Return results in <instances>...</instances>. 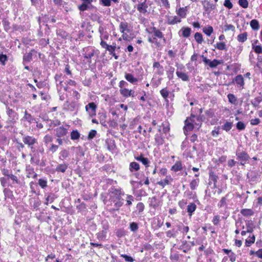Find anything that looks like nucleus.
<instances>
[{"mask_svg": "<svg viewBox=\"0 0 262 262\" xmlns=\"http://www.w3.org/2000/svg\"><path fill=\"white\" fill-rule=\"evenodd\" d=\"M22 139L23 142L27 145L32 151L34 150L33 145L37 142L35 138L29 136H24Z\"/></svg>", "mask_w": 262, "mask_h": 262, "instance_id": "1", "label": "nucleus"}, {"mask_svg": "<svg viewBox=\"0 0 262 262\" xmlns=\"http://www.w3.org/2000/svg\"><path fill=\"white\" fill-rule=\"evenodd\" d=\"M110 196L113 201L114 199H118L121 198L124 193L121 189H117L115 188H111L110 190Z\"/></svg>", "mask_w": 262, "mask_h": 262, "instance_id": "2", "label": "nucleus"}, {"mask_svg": "<svg viewBox=\"0 0 262 262\" xmlns=\"http://www.w3.org/2000/svg\"><path fill=\"white\" fill-rule=\"evenodd\" d=\"M97 105L94 102H90L85 106V110L90 117L96 115Z\"/></svg>", "mask_w": 262, "mask_h": 262, "instance_id": "3", "label": "nucleus"}, {"mask_svg": "<svg viewBox=\"0 0 262 262\" xmlns=\"http://www.w3.org/2000/svg\"><path fill=\"white\" fill-rule=\"evenodd\" d=\"M193 120H191L190 118H187L185 121V126L184 127V133L187 134L186 132L190 131L194 128V124H193Z\"/></svg>", "mask_w": 262, "mask_h": 262, "instance_id": "4", "label": "nucleus"}, {"mask_svg": "<svg viewBox=\"0 0 262 262\" xmlns=\"http://www.w3.org/2000/svg\"><path fill=\"white\" fill-rule=\"evenodd\" d=\"M191 120H193V124H194V126L195 128L199 129L202 125V121L200 119L199 117L195 116L194 115H191L190 117Z\"/></svg>", "mask_w": 262, "mask_h": 262, "instance_id": "5", "label": "nucleus"}, {"mask_svg": "<svg viewBox=\"0 0 262 262\" xmlns=\"http://www.w3.org/2000/svg\"><path fill=\"white\" fill-rule=\"evenodd\" d=\"M67 133V129L63 126H60L56 129V135L60 138L65 136Z\"/></svg>", "mask_w": 262, "mask_h": 262, "instance_id": "6", "label": "nucleus"}, {"mask_svg": "<svg viewBox=\"0 0 262 262\" xmlns=\"http://www.w3.org/2000/svg\"><path fill=\"white\" fill-rule=\"evenodd\" d=\"M191 30L189 27H182L179 33L182 32V36L188 38L191 34Z\"/></svg>", "mask_w": 262, "mask_h": 262, "instance_id": "7", "label": "nucleus"}, {"mask_svg": "<svg viewBox=\"0 0 262 262\" xmlns=\"http://www.w3.org/2000/svg\"><path fill=\"white\" fill-rule=\"evenodd\" d=\"M234 81L240 87L244 88L245 82H244V78L242 75H238L237 76H236L235 77Z\"/></svg>", "mask_w": 262, "mask_h": 262, "instance_id": "8", "label": "nucleus"}, {"mask_svg": "<svg viewBox=\"0 0 262 262\" xmlns=\"http://www.w3.org/2000/svg\"><path fill=\"white\" fill-rule=\"evenodd\" d=\"M125 78L127 81L132 84H136L138 82L137 78H135L132 74L129 73H125Z\"/></svg>", "mask_w": 262, "mask_h": 262, "instance_id": "9", "label": "nucleus"}, {"mask_svg": "<svg viewBox=\"0 0 262 262\" xmlns=\"http://www.w3.org/2000/svg\"><path fill=\"white\" fill-rule=\"evenodd\" d=\"M187 11V7L180 8L177 11V14L182 18H185L186 15V12Z\"/></svg>", "mask_w": 262, "mask_h": 262, "instance_id": "10", "label": "nucleus"}, {"mask_svg": "<svg viewBox=\"0 0 262 262\" xmlns=\"http://www.w3.org/2000/svg\"><path fill=\"white\" fill-rule=\"evenodd\" d=\"M153 68L157 69V73L159 75H162L163 73V69L162 66H161L159 62H155L153 64Z\"/></svg>", "mask_w": 262, "mask_h": 262, "instance_id": "11", "label": "nucleus"}, {"mask_svg": "<svg viewBox=\"0 0 262 262\" xmlns=\"http://www.w3.org/2000/svg\"><path fill=\"white\" fill-rule=\"evenodd\" d=\"M135 159L137 161H139L142 162V163L143 165H144L146 167L148 166V164L149 163V161L147 158H144L142 156H140L135 157Z\"/></svg>", "mask_w": 262, "mask_h": 262, "instance_id": "12", "label": "nucleus"}, {"mask_svg": "<svg viewBox=\"0 0 262 262\" xmlns=\"http://www.w3.org/2000/svg\"><path fill=\"white\" fill-rule=\"evenodd\" d=\"M107 47L108 48L106 50H107L110 52V54L114 56L115 59H117L118 58V56L116 55V54L114 52L116 48V44L112 46H110V47Z\"/></svg>", "mask_w": 262, "mask_h": 262, "instance_id": "13", "label": "nucleus"}, {"mask_svg": "<svg viewBox=\"0 0 262 262\" xmlns=\"http://www.w3.org/2000/svg\"><path fill=\"white\" fill-rule=\"evenodd\" d=\"M129 169L131 172L134 171H138L140 169V165L137 162H132L129 164Z\"/></svg>", "mask_w": 262, "mask_h": 262, "instance_id": "14", "label": "nucleus"}, {"mask_svg": "<svg viewBox=\"0 0 262 262\" xmlns=\"http://www.w3.org/2000/svg\"><path fill=\"white\" fill-rule=\"evenodd\" d=\"M112 201L114 203V206L116 208V210H118L123 204V200L121 198L114 199Z\"/></svg>", "mask_w": 262, "mask_h": 262, "instance_id": "15", "label": "nucleus"}, {"mask_svg": "<svg viewBox=\"0 0 262 262\" xmlns=\"http://www.w3.org/2000/svg\"><path fill=\"white\" fill-rule=\"evenodd\" d=\"M147 6L145 2L142 3L138 5L137 7L138 10L142 13H145L147 12L146 8Z\"/></svg>", "mask_w": 262, "mask_h": 262, "instance_id": "16", "label": "nucleus"}, {"mask_svg": "<svg viewBox=\"0 0 262 262\" xmlns=\"http://www.w3.org/2000/svg\"><path fill=\"white\" fill-rule=\"evenodd\" d=\"M248 33L244 32L243 33L239 34L237 36V40L241 42H244L247 39Z\"/></svg>", "mask_w": 262, "mask_h": 262, "instance_id": "17", "label": "nucleus"}, {"mask_svg": "<svg viewBox=\"0 0 262 262\" xmlns=\"http://www.w3.org/2000/svg\"><path fill=\"white\" fill-rule=\"evenodd\" d=\"M196 208V206L193 203H191L187 206V210L190 216L192 215V213L195 210Z\"/></svg>", "mask_w": 262, "mask_h": 262, "instance_id": "18", "label": "nucleus"}, {"mask_svg": "<svg viewBox=\"0 0 262 262\" xmlns=\"http://www.w3.org/2000/svg\"><path fill=\"white\" fill-rule=\"evenodd\" d=\"M237 159L243 161H246L248 160L249 157L245 152H241L237 154Z\"/></svg>", "mask_w": 262, "mask_h": 262, "instance_id": "19", "label": "nucleus"}, {"mask_svg": "<svg viewBox=\"0 0 262 262\" xmlns=\"http://www.w3.org/2000/svg\"><path fill=\"white\" fill-rule=\"evenodd\" d=\"M176 74L177 76L181 78L183 81H187L189 80V77L186 73L177 71L176 72Z\"/></svg>", "mask_w": 262, "mask_h": 262, "instance_id": "20", "label": "nucleus"}, {"mask_svg": "<svg viewBox=\"0 0 262 262\" xmlns=\"http://www.w3.org/2000/svg\"><path fill=\"white\" fill-rule=\"evenodd\" d=\"M156 143L158 145H162L164 142V138L161 135L157 134L155 136Z\"/></svg>", "mask_w": 262, "mask_h": 262, "instance_id": "21", "label": "nucleus"}, {"mask_svg": "<svg viewBox=\"0 0 262 262\" xmlns=\"http://www.w3.org/2000/svg\"><path fill=\"white\" fill-rule=\"evenodd\" d=\"M250 26L254 30H258L259 29V24L256 19H252L250 23Z\"/></svg>", "mask_w": 262, "mask_h": 262, "instance_id": "22", "label": "nucleus"}, {"mask_svg": "<svg viewBox=\"0 0 262 262\" xmlns=\"http://www.w3.org/2000/svg\"><path fill=\"white\" fill-rule=\"evenodd\" d=\"M181 19L178 18L177 16L170 17L168 19V24L169 25H174L175 24L180 23Z\"/></svg>", "mask_w": 262, "mask_h": 262, "instance_id": "23", "label": "nucleus"}, {"mask_svg": "<svg viewBox=\"0 0 262 262\" xmlns=\"http://www.w3.org/2000/svg\"><path fill=\"white\" fill-rule=\"evenodd\" d=\"M182 169V163L180 161H177L171 167V170L177 172Z\"/></svg>", "mask_w": 262, "mask_h": 262, "instance_id": "24", "label": "nucleus"}, {"mask_svg": "<svg viewBox=\"0 0 262 262\" xmlns=\"http://www.w3.org/2000/svg\"><path fill=\"white\" fill-rule=\"evenodd\" d=\"M162 128H161V126H160V128H159L158 130L159 132L166 134L169 132V127H168V125L166 123H162Z\"/></svg>", "mask_w": 262, "mask_h": 262, "instance_id": "25", "label": "nucleus"}, {"mask_svg": "<svg viewBox=\"0 0 262 262\" xmlns=\"http://www.w3.org/2000/svg\"><path fill=\"white\" fill-rule=\"evenodd\" d=\"M214 47L220 50H227L226 45L224 42H220L214 45Z\"/></svg>", "mask_w": 262, "mask_h": 262, "instance_id": "26", "label": "nucleus"}, {"mask_svg": "<svg viewBox=\"0 0 262 262\" xmlns=\"http://www.w3.org/2000/svg\"><path fill=\"white\" fill-rule=\"evenodd\" d=\"M120 92L121 94L125 97H128L131 96L130 91L126 88L120 89Z\"/></svg>", "mask_w": 262, "mask_h": 262, "instance_id": "27", "label": "nucleus"}, {"mask_svg": "<svg viewBox=\"0 0 262 262\" xmlns=\"http://www.w3.org/2000/svg\"><path fill=\"white\" fill-rule=\"evenodd\" d=\"M120 31L123 33L125 31L128 30V24L126 22H121L119 25Z\"/></svg>", "mask_w": 262, "mask_h": 262, "instance_id": "28", "label": "nucleus"}, {"mask_svg": "<svg viewBox=\"0 0 262 262\" xmlns=\"http://www.w3.org/2000/svg\"><path fill=\"white\" fill-rule=\"evenodd\" d=\"M203 31L207 36H210L213 31V29L211 26H208L203 28Z\"/></svg>", "mask_w": 262, "mask_h": 262, "instance_id": "29", "label": "nucleus"}, {"mask_svg": "<svg viewBox=\"0 0 262 262\" xmlns=\"http://www.w3.org/2000/svg\"><path fill=\"white\" fill-rule=\"evenodd\" d=\"M241 213L244 216H250L253 214L254 212L250 209H243L241 211Z\"/></svg>", "mask_w": 262, "mask_h": 262, "instance_id": "30", "label": "nucleus"}, {"mask_svg": "<svg viewBox=\"0 0 262 262\" xmlns=\"http://www.w3.org/2000/svg\"><path fill=\"white\" fill-rule=\"evenodd\" d=\"M194 39L198 43H202L203 40V35L201 33L196 32L194 34Z\"/></svg>", "mask_w": 262, "mask_h": 262, "instance_id": "31", "label": "nucleus"}, {"mask_svg": "<svg viewBox=\"0 0 262 262\" xmlns=\"http://www.w3.org/2000/svg\"><path fill=\"white\" fill-rule=\"evenodd\" d=\"M68 168V165H66V164H60V165H58L56 168V170L57 171H60V172H64L66 170V169H67Z\"/></svg>", "mask_w": 262, "mask_h": 262, "instance_id": "32", "label": "nucleus"}, {"mask_svg": "<svg viewBox=\"0 0 262 262\" xmlns=\"http://www.w3.org/2000/svg\"><path fill=\"white\" fill-rule=\"evenodd\" d=\"M255 236L253 235L251 237H249L248 238L246 239V245L247 247H250L252 244H253L255 242Z\"/></svg>", "mask_w": 262, "mask_h": 262, "instance_id": "33", "label": "nucleus"}, {"mask_svg": "<svg viewBox=\"0 0 262 262\" xmlns=\"http://www.w3.org/2000/svg\"><path fill=\"white\" fill-rule=\"evenodd\" d=\"M229 102L232 104H236L237 102V98L232 94H229L227 96Z\"/></svg>", "mask_w": 262, "mask_h": 262, "instance_id": "34", "label": "nucleus"}, {"mask_svg": "<svg viewBox=\"0 0 262 262\" xmlns=\"http://www.w3.org/2000/svg\"><path fill=\"white\" fill-rule=\"evenodd\" d=\"M232 127V123L226 122L222 127V128L227 132L230 130Z\"/></svg>", "mask_w": 262, "mask_h": 262, "instance_id": "35", "label": "nucleus"}, {"mask_svg": "<svg viewBox=\"0 0 262 262\" xmlns=\"http://www.w3.org/2000/svg\"><path fill=\"white\" fill-rule=\"evenodd\" d=\"M152 32L154 33V35L159 38H161L163 37V33L161 31H160V30H157V29H156L155 28H154L153 29H152Z\"/></svg>", "mask_w": 262, "mask_h": 262, "instance_id": "36", "label": "nucleus"}, {"mask_svg": "<svg viewBox=\"0 0 262 262\" xmlns=\"http://www.w3.org/2000/svg\"><path fill=\"white\" fill-rule=\"evenodd\" d=\"M204 7L206 11H210L215 9V6L212 4H210L209 2H207L206 4L204 5Z\"/></svg>", "mask_w": 262, "mask_h": 262, "instance_id": "37", "label": "nucleus"}, {"mask_svg": "<svg viewBox=\"0 0 262 262\" xmlns=\"http://www.w3.org/2000/svg\"><path fill=\"white\" fill-rule=\"evenodd\" d=\"M221 63L222 62L221 61L214 59L213 60L210 61V62H209V67L212 68H215Z\"/></svg>", "mask_w": 262, "mask_h": 262, "instance_id": "38", "label": "nucleus"}, {"mask_svg": "<svg viewBox=\"0 0 262 262\" xmlns=\"http://www.w3.org/2000/svg\"><path fill=\"white\" fill-rule=\"evenodd\" d=\"M79 137L80 134L77 130H73L71 134V138L72 140H77Z\"/></svg>", "mask_w": 262, "mask_h": 262, "instance_id": "39", "label": "nucleus"}, {"mask_svg": "<svg viewBox=\"0 0 262 262\" xmlns=\"http://www.w3.org/2000/svg\"><path fill=\"white\" fill-rule=\"evenodd\" d=\"M224 31L225 32L228 31H232V32L235 31V27L232 25H225L224 27Z\"/></svg>", "mask_w": 262, "mask_h": 262, "instance_id": "40", "label": "nucleus"}, {"mask_svg": "<svg viewBox=\"0 0 262 262\" xmlns=\"http://www.w3.org/2000/svg\"><path fill=\"white\" fill-rule=\"evenodd\" d=\"M199 180H193L190 183V187L192 190H194L198 186Z\"/></svg>", "mask_w": 262, "mask_h": 262, "instance_id": "41", "label": "nucleus"}, {"mask_svg": "<svg viewBox=\"0 0 262 262\" xmlns=\"http://www.w3.org/2000/svg\"><path fill=\"white\" fill-rule=\"evenodd\" d=\"M160 94L162 96V97L167 101V100L166 99L168 96L169 92L167 90V89H162L160 91Z\"/></svg>", "mask_w": 262, "mask_h": 262, "instance_id": "42", "label": "nucleus"}, {"mask_svg": "<svg viewBox=\"0 0 262 262\" xmlns=\"http://www.w3.org/2000/svg\"><path fill=\"white\" fill-rule=\"evenodd\" d=\"M254 52L257 54L262 53V47L260 45L254 46L252 47Z\"/></svg>", "mask_w": 262, "mask_h": 262, "instance_id": "43", "label": "nucleus"}, {"mask_svg": "<svg viewBox=\"0 0 262 262\" xmlns=\"http://www.w3.org/2000/svg\"><path fill=\"white\" fill-rule=\"evenodd\" d=\"M38 184L42 188H45L47 186V181L44 179H39Z\"/></svg>", "mask_w": 262, "mask_h": 262, "instance_id": "44", "label": "nucleus"}, {"mask_svg": "<svg viewBox=\"0 0 262 262\" xmlns=\"http://www.w3.org/2000/svg\"><path fill=\"white\" fill-rule=\"evenodd\" d=\"M120 256L123 257V258H124V259L126 261L134 262L135 260L133 257H132L130 256L125 255V254H121Z\"/></svg>", "mask_w": 262, "mask_h": 262, "instance_id": "45", "label": "nucleus"}, {"mask_svg": "<svg viewBox=\"0 0 262 262\" xmlns=\"http://www.w3.org/2000/svg\"><path fill=\"white\" fill-rule=\"evenodd\" d=\"M238 4L244 8H247L248 7V2L247 0H239Z\"/></svg>", "mask_w": 262, "mask_h": 262, "instance_id": "46", "label": "nucleus"}, {"mask_svg": "<svg viewBox=\"0 0 262 262\" xmlns=\"http://www.w3.org/2000/svg\"><path fill=\"white\" fill-rule=\"evenodd\" d=\"M246 127L245 124L241 121H239L236 124V128L240 130L245 129Z\"/></svg>", "mask_w": 262, "mask_h": 262, "instance_id": "47", "label": "nucleus"}, {"mask_svg": "<svg viewBox=\"0 0 262 262\" xmlns=\"http://www.w3.org/2000/svg\"><path fill=\"white\" fill-rule=\"evenodd\" d=\"M89 4L83 3L81 5L78 6V8L80 11H84L88 9L89 7Z\"/></svg>", "mask_w": 262, "mask_h": 262, "instance_id": "48", "label": "nucleus"}, {"mask_svg": "<svg viewBox=\"0 0 262 262\" xmlns=\"http://www.w3.org/2000/svg\"><path fill=\"white\" fill-rule=\"evenodd\" d=\"M54 199H55V197H54V195H48L46 198V202L45 203L46 205H48L49 202L52 203L54 201Z\"/></svg>", "mask_w": 262, "mask_h": 262, "instance_id": "49", "label": "nucleus"}, {"mask_svg": "<svg viewBox=\"0 0 262 262\" xmlns=\"http://www.w3.org/2000/svg\"><path fill=\"white\" fill-rule=\"evenodd\" d=\"M158 184L160 186H162L163 187H164L166 185H168L169 184V181L166 178L162 181L158 182Z\"/></svg>", "mask_w": 262, "mask_h": 262, "instance_id": "50", "label": "nucleus"}, {"mask_svg": "<svg viewBox=\"0 0 262 262\" xmlns=\"http://www.w3.org/2000/svg\"><path fill=\"white\" fill-rule=\"evenodd\" d=\"M138 229V226L137 223L133 222L130 224V229L132 231H136Z\"/></svg>", "mask_w": 262, "mask_h": 262, "instance_id": "51", "label": "nucleus"}, {"mask_svg": "<svg viewBox=\"0 0 262 262\" xmlns=\"http://www.w3.org/2000/svg\"><path fill=\"white\" fill-rule=\"evenodd\" d=\"M8 179H10L11 180H12L13 181V182H14L15 183H18V182H19L17 177L14 176V175H13L12 173H10L8 176Z\"/></svg>", "mask_w": 262, "mask_h": 262, "instance_id": "52", "label": "nucleus"}, {"mask_svg": "<svg viewBox=\"0 0 262 262\" xmlns=\"http://www.w3.org/2000/svg\"><path fill=\"white\" fill-rule=\"evenodd\" d=\"M105 232L104 230L99 232V233H97V238L99 239H104L105 237Z\"/></svg>", "mask_w": 262, "mask_h": 262, "instance_id": "53", "label": "nucleus"}, {"mask_svg": "<svg viewBox=\"0 0 262 262\" xmlns=\"http://www.w3.org/2000/svg\"><path fill=\"white\" fill-rule=\"evenodd\" d=\"M137 208L138 210H139V212L140 213V212H142L144 210V205L142 203L140 202L137 204Z\"/></svg>", "mask_w": 262, "mask_h": 262, "instance_id": "54", "label": "nucleus"}, {"mask_svg": "<svg viewBox=\"0 0 262 262\" xmlns=\"http://www.w3.org/2000/svg\"><path fill=\"white\" fill-rule=\"evenodd\" d=\"M224 5L228 9H231L233 7V5L230 0H225Z\"/></svg>", "mask_w": 262, "mask_h": 262, "instance_id": "55", "label": "nucleus"}, {"mask_svg": "<svg viewBox=\"0 0 262 262\" xmlns=\"http://www.w3.org/2000/svg\"><path fill=\"white\" fill-rule=\"evenodd\" d=\"M7 60V57L6 55L0 54V61L3 64H5V62Z\"/></svg>", "mask_w": 262, "mask_h": 262, "instance_id": "56", "label": "nucleus"}, {"mask_svg": "<svg viewBox=\"0 0 262 262\" xmlns=\"http://www.w3.org/2000/svg\"><path fill=\"white\" fill-rule=\"evenodd\" d=\"M52 139H53V138L51 136H50L49 135H47L44 137V142L46 143H49L52 142Z\"/></svg>", "mask_w": 262, "mask_h": 262, "instance_id": "57", "label": "nucleus"}, {"mask_svg": "<svg viewBox=\"0 0 262 262\" xmlns=\"http://www.w3.org/2000/svg\"><path fill=\"white\" fill-rule=\"evenodd\" d=\"M60 156L63 158H66L69 156V152L66 150L63 149L60 152Z\"/></svg>", "mask_w": 262, "mask_h": 262, "instance_id": "58", "label": "nucleus"}, {"mask_svg": "<svg viewBox=\"0 0 262 262\" xmlns=\"http://www.w3.org/2000/svg\"><path fill=\"white\" fill-rule=\"evenodd\" d=\"M96 131L95 130H91L88 135L89 139H92L96 135Z\"/></svg>", "mask_w": 262, "mask_h": 262, "instance_id": "59", "label": "nucleus"}, {"mask_svg": "<svg viewBox=\"0 0 262 262\" xmlns=\"http://www.w3.org/2000/svg\"><path fill=\"white\" fill-rule=\"evenodd\" d=\"M206 114L207 115V117L209 118H212L214 116V113L212 110H207L206 112Z\"/></svg>", "mask_w": 262, "mask_h": 262, "instance_id": "60", "label": "nucleus"}, {"mask_svg": "<svg viewBox=\"0 0 262 262\" xmlns=\"http://www.w3.org/2000/svg\"><path fill=\"white\" fill-rule=\"evenodd\" d=\"M94 52L93 50L92 52H91L89 53L85 54L84 55V57L86 59H91L92 57L94 56Z\"/></svg>", "mask_w": 262, "mask_h": 262, "instance_id": "61", "label": "nucleus"}, {"mask_svg": "<svg viewBox=\"0 0 262 262\" xmlns=\"http://www.w3.org/2000/svg\"><path fill=\"white\" fill-rule=\"evenodd\" d=\"M24 118L29 122L32 120V117L30 114H28L27 111H25Z\"/></svg>", "mask_w": 262, "mask_h": 262, "instance_id": "62", "label": "nucleus"}, {"mask_svg": "<svg viewBox=\"0 0 262 262\" xmlns=\"http://www.w3.org/2000/svg\"><path fill=\"white\" fill-rule=\"evenodd\" d=\"M220 216H219V215L215 216L213 217V220H212L213 223L214 225H217L219 223V222H220Z\"/></svg>", "mask_w": 262, "mask_h": 262, "instance_id": "63", "label": "nucleus"}, {"mask_svg": "<svg viewBox=\"0 0 262 262\" xmlns=\"http://www.w3.org/2000/svg\"><path fill=\"white\" fill-rule=\"evenodd\" d=\"M256 256L262 259V249H259L258 251H256Z\"/></svg>", "mask_w": 262, "mask_h": 262, "instance_id": "64", "label": "nucleus"}]
</instances>
